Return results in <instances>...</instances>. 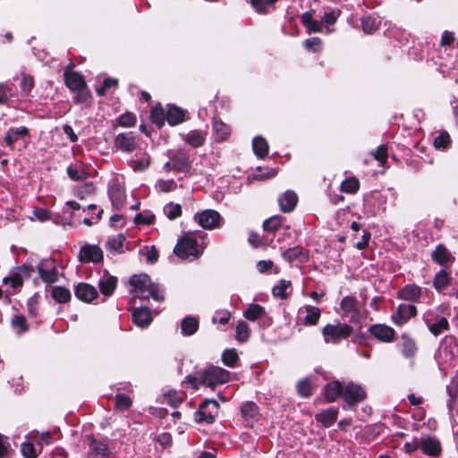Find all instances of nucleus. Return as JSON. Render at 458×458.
<instances>
[{
	"mask_svg": "<svg viewBox=\"0 0 458 458\" xmlns=\"http://www.w3.org/2000/svg\"><path fill=\"white\" fill-rule=\"evenodd\" d=\"M186 380L194 389H198L199 386L214 389L217 385L230 380V372L221 367L209 366L195 376H187Z\"/></svg>",
	"mask_w": 458,
	"mask_h": 458,
	"instance_id": "f257e3e1",
	"label": "nucleus"
},
{
	"mask_svg": "<svg viewBox=\"0 0 458 458\" xmlns=\"http://www.w3.org/2000/svg\"><path fill=\"white\" fill-rule=\"evenodd\" d=\"M131 293L135 299L148 300L151 297L157 301H163L164 295L159 286L151 282L146 274L134 275L130 279Z\"/></svg>",
	"mask_w": 458,
	"mask_h": 458,
	"instance_id": "f03ea898",
	"label": "nucleus"
},
{
	"mask_svg": "<svg viewBox=\"0 0 458 458\" xmlns=\"http://www.w3.org/2000/svg\"><path fill=\"white\" fill-rule=\"evenodd\" d=\"M353 333V327L346 323L335 321L326 325L322 329V335L327 344H338L348 339Z\"/></svg>",
	"mask_w": 458,
	"mask_h": 458,
	"instance_id": "7ed1b4c3",
	"label": "nucleus"
},
{
	"mask_svg": "<svg viewBox=\"0 0 458 458\" xmlns=\"http://www.w3.org/2000/svg\"><path fill=\"white\" fill-rule=\"evenodd\" d=\"M366 391L360 385L353 382L346 384L343 392V409H355L359 403L366 399Z\"/></svg>",
	"mask_w": 458,
	"mask_h": 458,
	"instance_id": "20e7f679",
	"label": "nucleus"
},
{
	"mask_svg": "<svg viewBox=\"0 0 458 458\" xmlns=\"http://www.w3.org/2000/svg\"><path fill=\"white\" fill-rule=\"evenodd\" d=\"M342 317L349 319L351 323H360L365 313L358 307V301L353 296H345L340 302Z\"/></svg>",
	"mask_w": 458,
	"mask_h": 458,
	"instance_id": "39448f33",
	"label": "nucleus"
},
{
	"mask_svg": "<svg viewBox=\"0 0 458 458\" xmlns=\"http://www.w3.org/2000/svg\"><path fill=\"white\" fill-rule=\"evenodd\" d=\"M458 354V345L454 337L447 336L440 344L438 350L435 353V359L441 363H447Z\"/></svg>",
	"mask_w": 458,
	"mask_h": 458,
	"instance_id": "423d86ee",
	"label": "nucleus"
},
{
	"mask_svg": "<svg viewBox=\"0 0 458 458\" xmlns=\"http://www.w3.org/2000/svg\"><path fill=\"white\" fill-rule=\"evenodd\" d=\"M218 408L219 404L216 400L206 399L199 404V410L195 412V420L208 424L213 423Z\"/></svg>",
	"mask_w": 458,
	"mask_h": 458,
	"instance_id": "0eeeda50",
	"label": "nucleus"
},
{
	"mask_svg": "<svg viewBox=\"0 0 458 458\" xmlns=\"http://www.w3.org/2000/svg\"><path fill=\"white\" fill-rule=\"evenodd\" d=\"M174 253L181 259H188L192 256L198 258L201 252L198 249L197 240L192 237H183L174 247Z\"/></svg>",
	"mask_w": 458,
	"mask_h": 458,
	"instance_id": "6e6552de",
	"label": "nucleus"
},
{
	"mask_svg": "<svg viewBox=\"0 0 458 458\" xmlns=\"http://www.w3.org/2000/svg\"><path fill=\"white\" fill-rule=\"evenodd\" d=\"M194 220L204 229L212 230L220 227L222 217L220 214L213 209H206L194 216Z\"/></svg>",
	"mask_w": 458,
	"mask_h": 458,
	"instance_id": "1a4fd4ad",
	"label": "nucleus"
},
{
	"mask_svg": "<svg viewBox=\"0 0 458 458\" xmlns=\"http://www.w3.org/2000/svg\"><path fill=\"white\" fill-rule=\"evenodd\" d=\"M299 320L306 327L316 326L321 317V310L312 305H304L299 309Z\"/></svg>",
	"mask_w": 458,
	"mask_h": 458,
	"instance_id": "9d476101",
	"label": "nucleus"
},
{
	"mask_svg": "<svg viewBox=\"0 0 458 458\" xmlns=\"http://www.w3.org/2000/svg\"><path fill=\"white\" fill-rule=\"evenodd\" d=\"M416 311V307L413 304L402 303L397 307L396 311L392 314L391 319L395 325L402 326L415 316Z\"/></svg>",
	"mask_w": 458,
	"mask_h": 458,
	"instance_id": "9b49d317",
	"label": "nucleus"
},
{
	"mask_svg": "<svg viewBox=\"0 0 458 458\" xmlns=\"http://www.w3.org/2000/svg\"><path fill=\"white\" fill-rule=\"evenodd\" d=\"M369 332L374 338L384 343H391L395 335L394 328L385 324H374L369 327Z\"/></svg>",
	"mask_w": 458,
	"mask_h": 458,
	"instance_id": "f8f14e48",
	"label": "nucleus"
},
{
	"mask_svg": "<svg viewBox=\"0 0 458 458\" xmlns=\"http://www.w3.org/2000/svg\"><path fill=\"white\" fill-rule=\"evenodd\" d=\"M431 259L443 267H450L454 261V257L451 251L441 243L437 245L431 252Z\"/></svg>",
	"mask_w": 458,
	"mask_h": 458,
	"instance_id": "ddd939ff",
	"label": "nucleus"
},
{
	"mask_svg": "<svg viewBox=\"0 0 458 458\" xmlns=\"http://www.w3.org/2000/svg\"><path fill=\"white\" fill-rule=\"evenodd\" d=\"M103 259V251L96 245H85L81 248L79 259L81 262H98Z\"/></svg>",
	"mask_w": 458,
	"mask_h": 458,
	"instance_id": "4468645a",
	"label": "nucleus"
},
{
	"mask_svg": "<svg viewBox=\"0 0 458 458\" xmlns=\"http://www.w3.org/2000/svg\"><path fill=\"white\" fill-rule=\"evenodd\" d=\"M165 168L176 172H186L191 168V162L189 157L183 152H177L171 159L165 165Z\"/></svg>",
	"mask_w": 458,
	"mask_h": 458,
	"instance_id": "2eb2a0df",
	"label": "nucleus"
},
{
	"mask_svg": "<svg viewBox=\"0 0 458 458\" xmlns=\"http://www.w3.org/2000/svg\"><path fill=\"white\" fill-rule=\"evenodd\" d=\"M246 319L255 321L259 318L262 319L264 326H269L272 323L271 318L266 316L265 309L259 304H250L243 312Z\"/></svg>",
	"mask_w": 458,
	"mask_h": 458,
	"instance_id": "dca6fc26",
	"label": "nucleus"
},
{
	"mask_svg": "<svg viewBox=\"0 0 458 458\" xmlns=\"http://www.w3.org/2000/svg\"><path fill=\"white\" fill-rule=\"evenodd\" d=\"M74 294L79 300L84 302H90L98 297V291L89 284L80 283L74 289Z\"/></svg>",
	"mask_w": 458,
	"mask_h": 458,
	"instance_id": "f3484780",
	"label": "nucleus"
},
{
	"mask_svg": "<svg viewBox=\"0 0 458 458\" xmlns=\"http://www.w3.org/2000/svg\"><path fill=\"white\" fill-rule=\"evenodd\" d=\"M64 77L66 86L72 91L83 89L87 87L83 76L77 72L65 71L64 72Z\"/></svg>",
	"mask_w": 458,
	"mask_h": 458,
	"instance_id": "a211bd4d",
	"label": "nucleus"
},
{
	"mask_svg": "<svg viewBox=\"0 0 458 458\" xmlns=\"http://www.w3.org/2000/svg\"><path fill=\"white\" fill-rule=\"evenodd\" d=\"M114 145L124 152H131L136 148L135 136L132 132L119 133L114 139Z\"/></svg>",
	"mask_w": 458,
	"mask_h": 458,
	"instance_id": "6ab92c4d",
	"label": "nucleus"
},
{
	"mask_svg": "<svg viewBox=\"0 0 458 458\" xmlns=\"http://www.w3.org/2000/svg\"><path fill=\"white\" fill-rule=\"evenodd\" d=\"M282 257L285 261L289 263H293L294 261L304 263L309 259L307 252L301 246L288 248L282 252Z\"/></svg>",
	"mask_w": 458,
	"mask_h": 458,
	"instance_id": "aec40b11",
	"label": "nucleus"
},
{
	"mask_svg": "<svg viewBox=\"0 0 458 458\" xmlns=\"http://www.w3.org/2000/svg\"><path fill=\"white\" fill-rule=\"evenodd\" d=\"M452 282L450 267H443L434 277L433 285L437 292L446 289Z\"/></svg>",
	"mask_w": 458,
	"mask_h": 458,
	"instance_id": "412c9836",
	"label": "nucleus"
},
{
	"mask_svg": "<svg viewBox=\"0 0 458 458\" xmlns=\"http://www.w3.org/2000/svg\"><path fill=\"white\" fill-rule=\"evenodd\" d=\"M241 413L244 420L252 425L259 420V407L254 402H246L242 405Z\"/></svg>",
	"mask_w": 458,
	"mask_h": 458,
	"instance_id": "4be33fe9",
	"label": "nucleus"
},
{
	"mask_svg": "<svg viewBox=\"0 0 458 458\" xmlns=\"http://www.w3.org/2000/svg\"><path fill=\"white\" fill-rule=\"evenodd\" d=\"M298 202V196L293 191H286L284 194H282L278 198V204L281 211L283 212H291L295 208Z\"/></svg>",
	"mask_w": 458,
	"mask_h": 458,
	"instance_id": "5701e85b",
	"label": "nucleus"
},
{
	"mask_svg": "<svg viewBox=\"0 0 458 458\" xmlns=\"http://www.w3.org/2000/svg\"><path fill=\"white\" fill-rule=\"evenodd\" d=\"M132 321L140 327H148L152 321L151 312L147 307H140L132 311Z\"/></svg>",
	"mask_w": 458,
	"mask_h": 458,
	"instance_id": "b1692460",
	"label": "nucleus"
},
{
	"mask_svg": "<svg viewBox=\"0 0 458 458\" xmlns=\"http://www.w3.org/2000/svg\"><path fill=\"white\" fill-rule=\"evenodd\" d=\"M29 135V129L25 126L18 128H10L4 138V141L6 146L11 149L13 148V144L19 140V138H24Z\"/></svg>",
	"mask_w": 458,
	"mask_h": 458,
	"instance_id": "393cba45",
	"label": "nucleus"
},
{
	"mask_svg": "<svg viewBox=\"0 0 458 458\" xmlns=\"http://www.w3.org/2000/svg\"><path fill=\"white\" fill-rule=\"evenodd\" d=\"M344 387L340 381L334 380L329 382L324 390L326 399L328 403L335 402L340 395L343 397Z\"/></svg>",
	"mask_w": 458,
	"mask_h": 458,
	"instance_id": "a878e982",
	"label": "nucleus"
},
{
	"mask_svg": "<svg viewBox=\"0 0 458 458\" xmlns=\"http://www.w3.org/2000/svg\"><path fill=\"white\" fill-rule=\"evenodd\" d=\"M185 112L174 105H168L166 110V121L171 126L182 123L184 121Z\"/></svg>",
	"mask_w": 458,
	"mask_h": 458,
	"instance_id": "bb28decb",
	"label": "nucleus"
},
{
	"mask_svg": "<svg viewBox=\"0 0 458 458\" xmlns=\"http://www.w3.org/2000/svg\"><path fill=\"white\" fill-rule=\"evenodd\" d=\"M338 415L337 409L329 408L322 411L315 415V420L321 423L324 427L329 428L336 420Z\"/></svg>",
	"mask_w": 458,
	"mask_h": 458,
	"instance_id": "cd10ccee",
	"label": "nucleus"
},
{
	"mask_svg": "<svg viewBox=\"0 0 458 458\" xmlns=\"http://www.w3.org/2000/svg\"><path fill=\"white\" fill-rule=\"evenodd\" d=\"M182 139L193 148L201 147L205 142V133L200 130H193L186 134H181Z\"/></svg>",
	"mask_w": 458,
	"mask_h": 458,
	"instance_id": "c85d7f7f",
	"label": "nucleus"
},
{
	"mask_svg": "<svg viewBox=\"0 0 458 458\" xmlns=\"http://www.w3.org/2000/svg\"><path fill=\"white\" fill-rule=\"evenodd\" d=\"M99 290L102 294L109 296L113 293L117 285V278L110 275H105L99 280Z\"/></svg>",
	"mask_w": 458,
	"mask_h": 458,
	"instance_id": "c756f323",
	"label": "nucleus"
},
{
	"mask_svg": "<svg viewBox=\"0 0 458 458\" xmlns=\"http://www.w3.org/2000/svg\"><path fill=\"white\" fill-rule=\"evenodd\" d=\"M446 392L449 396L447 406L449 410H453L458 402V372L453 377L450 384L446 386Z\"/></svg>",
	"mask_w": 458,
	"mask_h": 458,
	"instance_id": "7c9ffc66",
	"label": "nucleus"
},
{
	"mask_svg": "<svg viewBox=\"0 0 458 458\" xmlns=\"http://www.w3.org/2000/svg\"><path fill=\"white\" fill-rule=\"evenodd\" d=\"M89 450L96 455H101L103 457L108 456L110 454L108 440L106 438L101 440L91 438Z\"/></svg>",
	"mask_w": 458,
	"mask_h": 458,
	"instance_id": "2f4dec72",
	"label": "nucleus"
},
{
	"mask_svg": "<svg viewBox=\"0 0 458 458\" xmlns=\"http://www.w3.org/2000/svg\"><path fill=\"white\" fill-rule=\"evenodd\" d=\"M108 195L114 208L119 209L123 207L124 201V192L118 185H113L108 190Z\"/></svg>",
	"mask_w": 458,
	"mask_h": 458,
	"instance_id": "473e14b6",
	"label": "nucleus"
},
{
	"mask_svg": "<svg viewBox=\"0 0 458 458\" xmlns=\"http://www.w3.org/2000/svg\"><path fill=\"white\" fill-rule=\"evenodd\" d=\"M404 448L408 453L420 448L424 454L429 455V438L421 437L420 439H414L411 443H406Z\"/></svg>",
	"mask_w": 458,
	"mask_h": 458,
	"instance_id": "72a5a7b5",
	"label": "nucleus"
},
{
	"mask_svg": "<svg viewBox=\"0 0 458 458\" xmlns=\"http://www.w3.org/2000/svg\"><path fill=\"white\" fill-rule=\"evenodd\" d=\"M420 295V289L416 285H405L398 293V298L411 301H415Z\"/></svg>",
	"mask_w": 458,
	"mask_h": 458,
	"instance_id": "f704fd0d",
	"label": "nucleus"
},
{
	"mask_svg": "<svg viewBox=\"0 0 458 458\" xmlns=\"http://www.w3.org/2000/svg\"><path fill=\"white\" fill-rule=\"evenodd\" d=\"M51 295L53 299L58 303H66L71 300L72 294L69 289L64 286H54L52 288Z\"/></svg>",
	"mask_w": 458,
	"mask_h": 458,
	"instance_id": "c9c22d12",
	"label": "nucleus"
},
{
	"mask_svg": "<svg viewBox=\"0 0 458 458\" xmlns=\"http://www.w3.org/2000/svg\"><path fill=\"white\" fill-rule=\"evenodd\" d=\"M301 22L308 29L309 32H322V25L312 17L311 13L306 12L301 15Z\"/></svg>",
	"mask_w": 458,
	"mask_h": 458,
	"instance_id": "e433bc0d",
	"label": "nucleus"
},
{
	"mask_svg": "<svg viewBox=\"0 0 458 458\" xmlns=\"http://www.w3.org/2000/svg\"><path fill=\"white\" fill-rule=\"evenodd\" d=\"M253 151L257 157L262 158L267 155L268 144L261 136H257L252 140Z\"/></svg>",
	"mask_w": 458,
	"mask_h": 458,
	"instance_id": "4c0bfd02",
	"label": "nucleus"
},
{
	"mask_svg": "<svg viewBox=\"0 0 458 458\" xmlns=\"http://www.w3.org/2000/svg\"><path fill=\"white\" fill-rule=\"evenodd\" d=\"M181 327L182 335H191L197 331L199 327V321L193 317H186L182 319Z\"/></svg>",
	"mask_w": 458,
	"mask_h": 458,
	"instance_id": "58836bf2",
	"label": "nucleus"
},
{
	"mask_svg": "<svg viewBox=\"0 0 458 458\" xmlns=\"http://www.w3.org/2000/svg\"><path fill=\"white\" fill-rule=\"evenodd\" d=\"M284 219L282 216H273L263 222V228L267 233H274L281 228Z\"/></svg>",
	"mask_w": 458,
	"mask_h": 458,
	"instance_id": "ea45409f",
	"label": "nucleus"
},
{
	"mask_svg": "<svg viewBox=\"0 0 458 458\" xmlns=\"http://www.w3.org/2000/svg\"><path fill=\"white\" fill-rule=\"evenodd\" d=\"M213 130L219 140H225L231 133L230 127L220 120L214 119Z\"/></svg>",
	"mask_w": 458,
	"mask_h": 458,
	"instance_id": "a19ab883",
	"label": "nucleus"
},
{
	"mask_svg": "<svg viewBox=\"0 0 458 458\" xmlns=\"http://www.w3.org/2000/svg\"><path fill=\"white\" fill-rule=\"evenodd\" d=\"M14 97V89L7 82L0 83V106L7 105L8 101Z\"/></svg>",
	"mask_w": 458,
	"mask_h": 458,
	"instance_id": "79ce46f5",
	"label": "nucleus"
},
{
	"mask_svg": "<svg viewBox=\"0 0 458 458\" xmlns=\"http://www.w3.org/2000/svg\"><path fill=\"white\" fill-rule=\"evenodd\" d=\"M298 394L302 398H308L313 394V386L309 378H303L296 386Z\"/></svg>",
	"mask_w": 458,
	"mask_h": 458,
	"instance_id": "37998d69",
	"label": "nucleus"
},
{
	"mask_svg": "<svg viewBox=\"0 0 458 458\" xmlns=\"http://www.w3.org/2000/svg\"><path fill=\"white\" fill-rule=\"evenodd\" d=\"M150 119L158 128L165 124L166 120V111L161 106L153 107L150 112Z\"/></svg>",
	"mask_w": 458,
	"mask_h": 458,
	"instance_id": "c03bdc74",
	"label": "nucleus"
},
{
	"mask_svg": "<svg viewBox=\"0 0 458 458\" xmlns=\"http://www.w3.org/2000/svg\"><path fill=\"white\" fill-rule=\"evenodd\" d=\"M11 325L19 335L29 329L27 319L23 315H14L11 320Z\"/></svg>",
	"mask_w": 458,
	"mask_h": 458,
	"instance_id": "a18cd8bd",
	"label": "nucleus"
},
{
	"mask_svg": "<svg viewBox=\"0 0 458 458\" xmlns=\"http://www.w3.org/2000/svg\"><path fill=\"white\" fill-rule=\"evenodd\" d=\"M451 145V138L447 131H441L440 134L434 139L433 146L436 149L445 150Z\"/></svg>",
	"mask_w": 458,
	"mask_h": 458,
	"instance_id": "49530a36",
	"label": "nucleus"
},
{
	"mask_svg": "<svg viewBox=\"0 0 458 458\" xmlns=\"http://www.w3.org/2000/svg\"><path fill=\"white\" fill-rule=\"evenodd\" d=\"M238 360L239 356L235 349H227L222 353V361L227 367H235Z\"/></svg>",
	"mask_w": 458,
	"mask_h": 458,
	"instance_id": "de8ad7c7",
	"label": "nucleus"
},
{
	"mask_svg": "<svg viewBox=\"0 0 458 458\" xmlns=\"http://www.w3.org/2000/svg\"><path fill=\"white\" fill-rule=\"evenodd\" d=\"M185 398V394L183 392L177 391H169L166 394H165V401L167 404L177 407Z\"/></svg>",
	"mask_w": 458,
	"mask_h": 458,
	"instance_id": "09e8293b",
	"label": "nucleus"
},
{
	"mask_svg": "<svg viewBox=\"0 0 458 458\" xmlns=\"http://www.w3.org/2000/svg\"><path fill=\"white\" fill-rule=\"evenodd\" d=\"M360 187V182L355 177L345 179L341 184V190L344 192L349 194H354L357 192Z\"/></svg>",
	"mask_w": 458,
	"mask_h": 458,
	"instance_id": "8fccbe9b",
	"label": "nucleus"
},
{
	"mask_svg": "<svg viewBox=\"0 0 458 458\" xmlns=\"http://www.w3.org/2000/svg\"><path fill=\"white\" fill-rule=\"evenodd\" d=\"M291 281L281 279L279 284L275 285L272 289L274 296L281 299H286L288 296L286 290L291 286Z\"/></svg>",
	"mask_w": 458,
	"mask_h": 458,
	"instance_id": "3c124183",
	"label": "nucleus"
},
{
	"mask_svg": "<svg viewBox=\"0 0 458 458\" xmlns=\"http://www.w3.org/2000/svg\"><path fill=\"white\" fill-rule=\"evenodd\" d=\"M164 213L168 219L174 220L182 215V207L179 204L170 202L164 207Z\"/></svg>",
	"mask_w": 458,
	"mask_h": 458,
	"instance_id": "603ef678",
	"label": "nucleus"
},
{
	"mask_svg": "<svg viewBox=\"0 0 458 458\" xmlns=\"http://www.w3.org/2000/svg\"><path fill=\"white\" fill-rule=\"evenodd\" d=\"M250 337V328L248 324L241 320L236 325V335L235 338L239 342H245Z\"/></svg>",
	"mask_w": 458,
	"mask_h": 458,
	"instance_id": "864d4df0",
	"label": "nucleus"
},
{
	"mask_svg": "<svg viewBox=\"0 0 458 458\" xmlns=\"http://www.w3.org/2000/svg\"><path fill=\"white\" fill-rule=\"evenodd\" d=\"M125 237L123 234L119 233L107 240L106 245L110 250L122 251Z\"/></svg>",
	"mask_w": 458,
	"mask_h": 458,
	"instance_id": "5fc2aeb1",
	"label": "nucleus"
},
{
	"mask_svg": "<svg viewBox=\"0 0 458 458\" xmlns=\"http://www.w3.org/2000/svg\"><path fill=\"white\" fill-rule=\"evenodd\" d=\"M277 1L278 0H250V3L258 13H266L267 8Z\"/></svg>",
	"mask_w": 458,
	"mask_h": 458,
	"instance_id": "6e6d98bb",
	"label": "nucleus"
},
{
	"mask_svg": "<svg viewBox=\"0 0 458 458\" xmlns=\"http://www.w3.org/2000/svg\"><path fill=\"white\" fill-rule=\"evenodd\" d=\"M257 269L260 273L271 272L273 274H278L280 269L278 267H275L271 260H260L257 263Z\"/></svg>",
	"mask_w": 458,
	"mask_h": 458,
	"instance_id": "4d7b16f0",
	"label": "nucleus"
},
{
	"mask_svg": "<svg viewBox=\"0 0 458 458\" xmlns=\"http://www.w3.org/2000/svg\"><path fill=\"white\" fill-rule=\"evenodd\" d=\"M69 177L75 182L83 181L87 178V173L80 167L70 165L67 168Z\"/></svg>",
	"mask_w": 458,
	"mask_h": 458,
	"instance_id": "13d9d810",
	"label": "nucleus"
},
{
	"mask_svg": "<svg viewBox=\"0 0 458 458\" xmlns=\"http://www.w3.org/2000/svg\"><path fill=\"white\" fill-rule=\"evenodd\" d=\"M38 271L40 278L47 284L55 283L57 280L56 271L55 269L47 270L41 266L38 267Z\"/></svg>",
	"mask_w": 458,
	"mask_h": 458,
	"instance_id": "bf43d9fd",
	"label": "nucleus"
},
{
	"mask_svg": "<svg viewBox=\"0 0 458 458\" xmlns=\"http://www.w3.org/2000/svg\"><path fill=\"white\" fill-rule=\"evenodd\" d=\"M149 164L150 157L148 156H144L135 160H132L131 166L134 171L143 172L149 166Z\"/></svg>",
	"mask_w": 458,
	"mask_h": 458,
	"instance_id": "052dcab7",
	"label": "nucleus"
},
{
	"mask_svg": "<svg viewBox=\"0 0 458 458\" xmlns=\"http://www.w3.org/2000/svg\"><path fill=\"white\" fill-rule=\"evenodd\" d=\"M304 47L310 52L317 53L321 50L322 40L318 37L308 38L303 43Z\"/></svg>",
	"mask_w": 458,
	"mask_h": 458,
	"instance_id": "680f3d73",
	"label": "nucleus"
},
{
	"mask_svg": "<svg viewBox=\"0 0 458 458\" xmlns=\"http://www.w3.org/2000/svg\"><path fill=\"white\" fill-rule=\"evenodd\" d=\"M131 406V398L123 394H117L115 395V407L118 410L124 411L128 410Z\"/></svg>",
	"mask_w": 458,
	"mask_h": 458,
	"instance_id": "e2e57ef3",
	"label": "nucleus"
},
{
	"mask_svg": "<svg viewBox=\"0 0 458 458\" xmlns=\"http://www.w3.org/2000/svg\"><path fill=\"white\" fill-rule=\"evenodd\" d=\"M11 451L8 437L0 434V458H9Z\"/></svg>",
	"mask_w": 458,
	"mask_h": 458,
	"instance_id": "0e129e2a",
	"label": "nucleus"
},
{
	"mask_svg": "<svg viewBox=\"0 0 458 458\" xmlns=\"http://www.w3.org/2000/svg\"><path fill=\"white\" fill-rule=\"evenodd\" d=\"M95 187L93 183H86L75 189L74 194L79 199H84L86 195H90L94 192Z\"/></svg>",
	"mask_w": 458,
	"mask_h": 458,
	"instance_id": "69168bd1",
	"label": "nucleus"
},
{
	"mask_svg": "<svg viewBox=\"0 0 458 458\" xmlns=\"http://www.w3.org/2000/svg\"><path fill=\"white\" fill-rule=\"evenodd\" d=\"M21 91L24 94H29L34 86L33 77L28 74L22 76L21 83H20Z\"/></svg>",
	"mask_w": 458,
	"mask_h": 458,
	"instance_id": "338daca9",
	"label": "nucleus"
},
{
	"mask_svg": "<svg viewBox=\"0 0 458 458\" xmlns=\"http://www.w3.org/2000/svg\"><path fill=\"white\" fill-rule=\"evenodd\" d=\"M118 123L124 127H130L135 124L136 116L132 113H125L119 116Z\"/></svg>",
	"mask_w": 458,
	"mask_h": 458,
	"instance_id": "774afa93",
	"label": "nucleus"
}]
</instances>
